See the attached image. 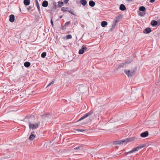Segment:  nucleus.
<instances>
[{
  "mask_svg": "<svg viewBox=\"0 0 160 160\" xmlns=\"http://www.w3.org/2000/svg\"><path fill=\"white\" fill-rule=\"evenodd\" d=\"M93 111H91L89 112L86 113L83 117L80 118L78 120L77 122H79L83 120L86 118H87L88 117H89V118L88 119H87L85 120H84L82 123V125H84L86 124H87L89 123V122H91L92 119V118H90V117L92 115L93 113Z\"/></svg>",
  "mask_w": 160,
  "mask_h": 160,
  "instance_id": "obj_1",
  "label": "nucleus"
},
{
  "mask_svg": "<svg viewBox=\"0 0 160 160\" xmlns=\"http://www.w3.org/2000/svg\"><path fill=\"white\" fill-rule=\"evenodd\" d=\"M138 139V138H137L135 137H130L127 138L125 139L115 141L113 142V144L114 145L121 144L124 142L127 143L128 142H132L135 141L136 139Z\"/></svg>",
  "mask_w": 160,
  "mask_h": 160,
  "instance_id": "obj_2",
  "label": "nucleus"
},
{
  "mask_svg": "<svg viewBox=\"0 0 160 160\" xmlns=\"http://www.w3.org/2000/svg\"><path fill=\"white\" fill-rule=\"evenodd\" d=\"M136 70L137 68L136 67H134L130 69L124 70V72L128 77H131L135 74Z\"/></svg>",
  "mask_w": 160,
  "mask_h": 160,
  "instance_id": "obj_3",
  "label": "nucleus"
},
{
  "mask_svg": "<svg viewBox=\"0 0 160 160\" xmlns=\"http://www.w3.org/2000/svg\"><path fill=\"white\" fill-rule=\"evenodd\" d=\"M40 125V123H36L34 124H32L31 122L29 123V126L30 129H34L37 128Z\"/></svg>",
  "mask_w": 160,
  "mask_h": 160,
  "instance_id": "obj_4",
  "label": "nucleus"
},
{
  "mask_svg": "<svg viewBox=\"0 0 160 160\" xmlns=\"http://www.w3.org/2000/svg\"><path fill=\"white\" fill-rule=\"evenodd\" d=\"M145 146V145H141L140 146H138V147H136L135 148H133L132 150L127 152L126 153L127 154H128L130 153H133V152L137 151L138 150H139V149L142 148H143Z\"/></svg>",
  "mask_w": 160,
  "mask_h": 160,
  "instance_id": "obj_5",
  "label": "nucleus"
},
{
  "mask_svg": "<svg viewBox=\"0 0 160 160\" xmlns=\"http://www.w3.org/2000/svg\"><path fill=\"white\" fill-rule=\"evenodd\" d=\"M77 88L80 92H82L87 89V87L83 85H79L77 86Z\"/></svg>",
  "mask_w": 160,
  "mask_h": 160,
  "instance_id": "obj_6",
  "label": "nucleus"
},
{
  "mask_svg": "<svg viewBox=\"0 0 160 160\" xmlns=\"http://www.w3.org/2000/svg\"><path fill=\"white\" fill-rule=\"evenodd\" d=\"M130 62H123L118 65L117 66V69L121 68L125 66H126L127 63H129Z\"/></svg>",
  "mask_w": 160,
  "mask_h": 160,
  "instance_id": "obj_7",
  "label": "nucleus"
},
{
  "mask_svg": "<svg viewBox=\"0 0 160 160\" xmlns=\"http://www.w3.org/2000/svg\"><path fill=\"white\" fill-rule=\"evenodd\" d=\"M121 19V17L120 16H119L115 18L114 20L113 21V23H114V25H116V23L119 22Z\"/></svg>",
  "mask_w": 160,
  "mask_h": 160,
  "instance_id": "obj_8",
  "label": "nucleus"
},
{
  "mask_svg": "<svg viewBox=\"0 0 160 160\" xmlns=\"http://www.w3.org/2000/svg\"><path fill=\"white\" fill-rule=\"evenodd\" d=\"M87 49V48L84 46H83L82 48L79 50L78 53L79 54H82L84 52V50Z\"/></svg>",
  "mask_w": 160,
  "mask_h": 160,
  "instance_id": "obj_9",
  "label": "nucleus"
},
{
  "mask_svg": "<svg viewBox=\"0 0 160 160\" xmlns=\"http://www.w3.org/2000/svg\"><path fill=\"white\" fill-rule=\"evenodd\" d=\"M148 131H146L144 132L141 133L140 136L142 138H145L148 136Z\"/></svg>",
  "mask_w": 160,
  "mask_h": 160,
  "instance_id": "obj_10",
  "label": "nucleus"
},
{
  "mask_svg": "<svg viewBox=\"0 0 160 160\" xmlns=\"http://www.w3.org/2000/svg\"><path fill=\"white\" fill-rule=\"evenodd\" d=\"M15 20V17L14 15L11 14L9 16V21L11 22H14Z\"/></svg>",
  "mask_w": 160,
  "mask_h": 160,
  "instance_id": "obj_11",
  "label": "nucleus"
},
{
  "mask_svg": "<svg viewBox=\"0 0 160 160\" xmlns=\"http://www.w3.org/2000/svg\"><path fill=\"white\" fill-rule=\"evenodd\" d=\"M151 32V30L150 28H148L145 29L143 31V32L145 33H149Z\"/></svg>",
  "mask_w": 160,
  "mask_h": 160,
  "instance_id": "obj_12",
  "label": "nucleus"
},
{
  "mask_svg": "<svg viewBox=\"0 0 160 160\" xmlns=\"http://www.w3.org/2000/svg\"><path fill=\"white\" fill-rule=\"evenodd\" d=\"M48 5V2L47 1L44 0L42 3V5L44 7H46Z\"/></svg>",
  "mask_w": 160,
  "mask_h": 160,
  "instance_id": "obj_13",
  "label": "nucleus"
},
{
  "mask_svg": "<svg viewBox=\"0 0 160 160\" xmlns=\"http://www.w3.org/2000/svg\"><path fill=\"white\" fill-rule=\"evenodd\" d=\"M119 8L122 11H124L126 9L125 6L123 4H121L120 5Z\"/></svg>",
  "mask_w": 160,
  "mask_h": 160,
  "instance_id": "obj_14",
  "label": "nucleus"
},
{
  "mask_svg": "<svg viewBox=\"0 0 160 160\" xmlns=\"http://www.w3.org/2000/svg\"><path fill=\"white\" fill-rule=\"evenodd\" d=\"M89 3L90 6L91 7H93L95 5V2L92 0H90L89 1Z\"/></svg>",
  "mask_w": 160,
  "mask_h": 160,
  "instance_id": "obj_15",
  "label": "nucleus"
},
{
  "mask_svg": "<svg viewBox=\"0 0 160 160\" xmlns=\"http://www.w3.org/2000/svg\"><path fill=\"white\" fill-rule=\"evenodd\" d=\"M151 24L152 26H155L157 25L158 22L157 21L153 20L151 21Z\"/></svg>",
  "mask_w": 160,
  "mask_h": 160,
  "instance_id": "obj_16",
  "label": "nucleus"
},
{
  "mask_svg": "<svg viewBox=\"0 0 160 160\" xmlns=\"http://www.w3.org/2000/svg\"><path fill=\"white\" fill-rule=\"evenodd\" d=\"M80 2L82 5L84 6L87 3V2L85 0H80Z\"/></svg>",
  "mask_w": 160,
  "mask_h": 160,
  "instance_id": "obj_17",
  "label": "nucleus"
},
{
  "mask_svg": "<svg viewBox=\"0 0 160 160\" xmlns=\"http://www.w3.org/2000/svg\"><path fill=\"white\" fill-rule=\"evenodd\" d=\"M24 4L26 5H28L30 4V0H24L23 2Z\"/></svg>",
  "mask_w": 160,
  "mask_h": 160,
  "instance_id": "obj_18",
  "label": "nucleus"
},
{
  "mask_svg": "<svg viewBox=\"0 0 160 160\" xmlns=\"http://www.w3.org/2000/svg\"><path fill=\"white\" fill-rule=\"evenodd\" d=\"M108 24V23L107 22L105 21H103L101 23V25L103 27H104L106 25H107Z\"/></svg>",
  "mask_w": 160,
  "mask_h": 160,
  "instance_id": "obj_19",
  "label": "nucleus"
},
{
  "mask_svg": "<svg viewBox=\"0 0 160 160\" xmlns=\"http://www.w3.org/2000/svg\"><path fill=\"white\" fill-rule=\"evenodd\" d=\"M24 65L26 67H28L30 65V63L29 62H26L24 63Z\"/></svg>",
  "mask_w": 160,
  "mask_h": 160,
  "instance_id": "obj_20",
  "label": "nucleus"
},
{
  "mask_svg": "<svg viewBox=\"0 0 160 160\" xmlns=\"http://www.w3.org/2000/svg\"><path fill=\"white\" fill-rule=\"evenodd\" d=\"M68 8L67 7H62L61 9V11L63 12H66L68 11Z\"/></svg>",
  "mask_w": 160,
  "mask_h": 160,
  "instance_id": "obj_21",
  "label": "nucleus"
},
{
  "mask_svg": "<svg viewBox=\"0 0 160 160\" xmlns=\"http://www.w3.org/2000/svg\"><path fill=\"white\" fill-rule=\"evenodd\" d=\"M146 8L143 6H141L139 8V10L140 11H144L145 10Z\"/></svg>",
  "mask_w": 160,
  "mask_h": 160,
  "instance_id": "obj_22",
  "label": "nucleus"
},
{
  "mask_svg": "<svg viewBox=\"0 0 160 160\" xmlns=\"http://www.w3.org/2000/svg\"><path fill=\"white\" fill-rule=\"evenodd\" d=\"M35 138V136L33 134H31L30 135L29 139L31 140H32L34 139Z\"/></svg>",
  "mask_w": 160,
  "mask_h": 160,
  "instance_id": "obj_23",
  "label": "nucleus"
},
{
  "mask_svg": "<svg viewBox=\"0 0 160 160\" xmlns=\"http://www.w3.org/2000/svg\"><path fill=\"white\" fill-rule=\"evenodd\" d=\"M58 3V6L60 7H61L63 5V2L59 1Z\"/></svg>",
  "mask_w": 160,
  "mask_h": 160,
  "instance_id": "obj_24",
  "label": "nucleus"
},
{
  "mask_svg": "<svg viewBox=\"0 0 160 160\" xmlns=\"http://www.w3.org/2000/svg\"><path fill=\"white\" fill-rule=\"evenodd\" d=\"M46 55V53L45 52H44L42 53L41 54V57L42 58H44L45 57Z\"/></svg>",
  "mask_w": 160,
  "mask_h": 160,
  "instance_id": "obj_25",
  "label": "nucleus"
},
{
  "mask_svg": "<svg viewBox=\"0 0 160 160\" xmlns=\"http://www.w3.org/2000/svg\"><path fill=\"white\" fill-rule=\"evenodd\" d=\"M66 39H71L72 38V36L70 34H69L67 35L66 37Z\"/></svg>",
  "mask_w": 160,
  "mask_h": 160,
  "instance_id": "obj_26",
  "label": "nucleus"
},
{
  "mask_svg": "<svg viewBox=\"0 0 160 160\" xmlns=\"http://www.w3.org/2000/svg\"><path fill=\"white\" fill-rule=\"evenodd\" d=\"M36 6H37V8L38 9V10L39 11L40 10V7L39 6V5L38 3L37 0H36Z\"/></svg>",
  "mask_w": 160,
  "mask_h": 160,
  "instance_id": "obj_27",
  "label": "nucleus"
},
{
  "mask_svg": "<svg viewBox=\"0 0 160 160\" xmlns=\"http://www.w3.org/2000/svg\"><path fill=\"white\" fill-rule=\"evenodd\" d=\"M139 15L141 16H143L145 15V13L140 12L139 13Z\"/></svg>",
  "mask_w": 160,
  "mask_h": 160,
  "instance_id": "obj_28",
  "label": "nucleus"
},
{
  "mask_svg": "<svg viewBox=\"0 0 160 160\" xmlns=\"http://www.w3.org/2000/svg\"><path fill=\"white\" fill-rule=\"evenodd\" d=\"M76 131H77L82 132L85 131V130H84V129H76Z\"/></svg>",
  "mask_w": 160,
  "mask_h": 160,
  "instance_id": "obj_29",
  "label": "nucleus"
},
{
  "mask_svg": "<svg viewBox=\"0 0 160 160\" xmlns=\"http://www.w3.org/2000/svg\"><path fill=\"white\" fill-rule=\"evenodd\" d=\"M54 83V82L53 81H52L47 86V87H49L50 85L52 84H53Z\"/></svg>",
  "mask_w": 160,
  "mask_h": 160,
  "instance_id": "obj_30",
  "label": "nucleus"
},
{
  "mask_svg": "<svg viewBox=\"0 0 160 160\" xmlns=\"http://www.w3.org/2000/svg\"><path fill=\"white\" fill-rule=\"evenodd\" d=\"M32 6H29L28 7L27 10L29 11V10H30L32 8Z\"/></svg>",
  "mask_w": 160,
  "mask_h": 160,
  "instance_id": "obj_31",
  "label": "nucleus"
},
{
  "mask_svg": "<svg viewBox=\"0 0 160 160\" xmlns=\"http://www.w3.org/2000/svg\"><path fill=\"white\" fill-rule=\"evenodd\" d=\"M70 23V22H67L65 23V26H67Z\"/></svg>",
  "mask_w": 160,
  "mask_h": 160,
  "instance_id": "obj_32",
  "label": "nucleus"
},
{
  "mask_svg": "<svg viewBox=\"0 0 160 160\" xmlns=\"http://www.w3.org/2000/svg\"><path fill=\"white\" fill-rule=\"evenodd\" d=\"M80 148V147H78L75 148H74V150H78Z\"/></svg>",
  "mask_w": 160,
  "mask_h": 160,
  "instance_id": "obj_33",
  "label": "nucleus"
},
{
  "mask_svg": "<svg viewBox=\"0 0 160 160\" xmlns=\"http://www.w3.org/2000/svg\"><path fill=\"white\" fill-rule=\"evenodd\" d=\"M68 1L69 0H65L63 2L65 4H67Z\"/></svg>",
  "mask_w": 160,
  "mask_h": 160,
  "instance_id": "obj_34",
  "label": "nucleus"
},
{
  "mask_svg": "<svg viewBox=\"0 0 160 160\" xmlns=\"http://www.w3.org/2000/svg\"><path fill=\"white\" fill-rule=\"evenodd\" d=\"M68 12L72 14H73L72 11H71V10L68 11Z\"/></svg>",
  "mask_w": 160,
  "mask_h": 160,
  "instance_id": "obj_35",
  "label": "nucleus"
},
{
  "mask_svg": "<svg viewBox=\"0 0 160 160\" xmlns=\"http://www.w3.org/2000/svg\"><path fill=\"white\" fill-rule=\"evenodd\" d=\"M51 24L52 26V27H53V23L52 20V19H51Z\"/></svg>",
  "mask_w": 160,
  "mask_h": 160,
  "instance_id": "obj_36",
  "label": "nucleus"
},
{
  "mask_svg": "<svg viewBox=\"0 0 160 160\" xmlns=\"http://www.w3.org/2000/svg\"><path fill=\"white\" fill-rule=\"evenodd\" d=\"M155 0H150V2L152 3Z\"/></svg>",
  "mask_w": 160,
  "mask_h": 160,
  "instance_id": "obj_37",
  "label": "nucleus"
},
{
  "mask_svg": "<svg viewBox=\"0 0 160 160\" xmlns=\"http://www.w3.org/2000/svg\"><path fill=\"white\" fill-rule=\"evenodd\" d=\"M62 16H60V18H62Z\"/></svg>",
  "mask_w": 160,
  "mask_h": 160,
  "instance_id": "obj_38",
  "label": "nucleus"
}]
</instances>
